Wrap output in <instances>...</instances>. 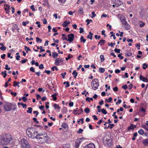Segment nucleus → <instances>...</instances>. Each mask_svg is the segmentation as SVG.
<instances>
[{"instance_id":"obj_48","label":"nucleus","mask_w":148,"mask_h":148,"mask_svg":"<svg viewBox=\"0 0 148 148\" xmlns=\"http://www.w3.org/2000/svg\"><path fill=\"white\" fill-rule=\"evenodd\" d=\"M83 131V130L81 129H79V130L77 131V133L78 134L81 133Z\"/></svg>"},{"instance_id":"obj_51","label":"nucleus","mask_w":148,"mask_h":148,"mask_svg":"<svg viewBox=\"0 0 148 148\" xmlns=\"http://www.w3.org/2000/svg\"><path fill=\"white\" fill-rule=\"evenodd\" d=\"M79 29L80 30L79 33H82L84 31V29L82 27H80Z\"/></svg>"},{"instance_id":"obj_40","label":"nucleus","mask_w":148,"mask_h":148,"mask_svg":"<svg viewBox=\"0 0 148 148\" xmlns=\"http://www.w3.org/2000/svg\"><path fill=\"white\" fill-rule=\"evenodd\" d=\"M25 49L26 50V49H27V50L26 51V52L27 53L28 52V51H30L31 50L30 49L29 47H27L26 46H24Z\"/></svg>"},{"instance_id":"obj_61","label":"nucleus","mask_w":148,"mask_h":148,"mask_svg":"<svg viewBox=\"0 0 148 148\" xmlns=\"http://www.w3.org/2000/svg\"><path fill=\"white\" fill-rule=\"evenodd\" d=\"M51 71H47L45 70L44 72L45 73H46L47 74L49 75L51 73Z\"/></svg>"},{"instance_id":"obj_30","label":"nucleus","mask_w":148,"mask_h":148,"mask_svg":"<svg viewBox=\"0 0 148 148\" xmlns=\"http://www.w3.org/2000/svg\"><path fill=\"white\" fill-rule=\"evenodd\" d=\"M52 55L53 58H56V57H57L58 56V53H57L55 52H53L52 53Z\"/></svg>"},{"instance_id":"obj_37","label":"nucleus","mask_w":148,"mask_h":148,"mask_svg":"<svg viewBox=\"0 0 148 148\" xmlns=\"http://www.w3.org/2000/svg\"><path fill=\"white\" fill-rule=\"evenodd\" d=\"M142 112L144 113L146 112V109L143 108L142 107L141 108L140 110L139 111V112Z\"/></svg>"},{"instance_id":"obj_1","label":"nucleus","mask_w":148,"mask_h":148,"mask_svg":"<svg viewBox=\"0 0 148 148\" xmlns=\"http://www.w3.org/2000/svg\"><path fill=\"white\" fill-rule=\"evenodd\" d=\"M12 139V136L9 134H3L0 135V142L2 145H7Z\"/></svg>"},{"instance_id":"obj_41","label":"nucleus","mask_w":148,"mask_h":148,"mask_svg":"<svg viewBox=\"0 0 148 148\" xmlns=\"http://www.w3.org/2000/svg\"><path fill=\"white\" fill-rule=\"evenodd\" d=\"M122 55V53H121L118 55V57L121 60L123 59V56H121Z\"/></svg>"},{"instance_id":"obj_10","label":"nucleus","mask_w":148,"mask_h":148,"mask_svg":"<svg viewBox=\"0 0 148 148\" xmlns=\"http://www.w3.org/2000/svg\"><path fill=\"white\" fill-rule=\"evenodd\" d=\"M84 139V138H80L75 143V146L76 148H78L79 147V144L81 143L82 140Z\"/></svg>"},{"instance_id":"obj_44","label":"nucleus","mask_w":148,"mask_h":148,"mask_svg":"<svg viewBox=\"0 0 148 148\" xmlns=\"http://www.w3.org/2000/svg\"><path fill=\"white\" fill-rule=\"evenodd\" d=\"M0 49L3 51H5L6 49V47L4 46H2L0 47Z\"/></svg>"},{"instance_id":"obj_60","label":"nucleus","mask_w":148,"mask_h":148,"mask_svg":"<svg viewBox=\"0 0 148 148\" xmlns=\"http://www.w3.org/2000/svg\"><path fill=\"white\" fill-rule=\"evenodd\" d=\"M38 90L39 92H43L45 91V90H43L42 88H39L38 89Z\"/></svg>"},{"instance_id":"obj_2","label":"nucleus","mask_w":148,"mask_h":148,"mask_svg":"<svg viewBox=\"0 0 148 148\" xmlns=\"http://www.w3.org/2000/svg\"><path fill=\"white\" fill-rule=\"evenodd\" d=\"M26 132L28 136L31 138H37L39 133L36 130L35 128L31 127L27 128Z\"/></svg>"},{"instance_id":"obj_25","label":"nucleus","mask_w":148,"mask_h":148,"mask_svg":"<svg viewBox=\"0 0 148 148\" xmlns=\"http://www.w3.org/2000/svg\"><path fill=\"white\" fill-rule=\"evenodd\" d=\"M27 109L28 110H27V112L29 114H31L32 110V107H29Z\"/></svg>"},{"instance_id":"obj_47","label":"nucleus","mask_w":148,"mask_h":148,"mask_svg":"<svg viewBox=\"0 0 148 148\" xmlns=\"http://www.w3.org/2000/svg\"><path fill=\"white\" fill-rule=\"evenodd\" d=\"M92 14V16L91 17V18H92L93 17L96 16V15L95 13V12H92L91 13Z\"/></svg>"},{"instance_id":"obj_31","label":"nucleus","mask_w":148,"mask_h":148,"mask_svg":"<svg viewBox=\"0 0 148 148\" xmlns=\"http://www.w3.org/2000/svg\"><path fill=\"white\" fill-rule=\"evenodd\" d=\"M62 126L63 128H66L67 127H68V125L66 123H64L62 124Z\"/></svg>"},{"instance_id":"obj_29","label":"nucleus","mask_w":148,"mask_h":148,"mask_svg":"<svg viewBox=\"0 0 148 148\" xmlns=\"http://www.w3.org/2000/svg\"><path fill=\"white\" fill-rule=\"evenodd\" d=\"M140 23L139 26L140 27H142L144 26L145 25V23L144 22H143L141 21H140Z\"/></svg>"},{"instance_id":"obj_6","label":"nucleus","mask_w":148,"mask_h":148,"mask_svg":"<svg viewBox=\"0 0 148 148\" xmlns=\"http://www.w3.org/2000/svg\"><path fill=\"white\" fill-rule=\"evenodd\" d=\"M68 39H67V37H65V40L68 41L70 42H71L73 41L74 38V34H70L68 35Z\"/></svg>"},{"instance_id":"obj_13","label":"nucleus","mask_w":148,"mask_h":148,"mask_svg":"<svg viewBox=\"0 0 148 148\" xmlns=\"http://www.w3.org/2000/svg\"><path fill=\"white\" fill-rule=\"evenodd\" d=\"M84 148H95V147L94 144L90 143L84 147Z\"/></svg>"},{"instance_id":"obj_59","label":"nucleus","mask_w":148,"mask_h":148,"mask_svg":"<svg viewBox=\"0 0 148 148\" xmlns=\"http://www.w3.org/2000/svg\"><path fill=\"white\" fill-rule=\"evenodd\" d=\"M30 71L32 72H35L34 69L33 67H31L30 69Z\"/></svg>"},{"instance_id":"obj_55","label":"nucleus","mask_w":148,"mask_h":148,"mask_svg":"<svg viewBox=\"0 0 148 148\" xmlns=\"http://www.w3.org/2000/svg\"><path fill=\"white\" fill-rule=\"evenodd\" d=\"M27 61V59H24V60H22L21 61V63L22 64H24Z\"/></svg>"},{"instance_id":"obj_58","label":"nucleus","mask_w":148,"mask_h":148,"mask_svg":"<svg viewBox=\"0 0 148 148\" xmlns=\"http://www.w3.org/2000/svg\"><path fill=\"white\" fill-rule=\"evenodd\" d=\"M66 74V73L65 72L64 73H61V75L62 76V78L64 79L65 78V75Z\"/></svg>"},{"instance_id":"obj_22","label":"nucleus","mask_w":148,"mask_h":148,"mask_svg":"<svg viewBox=\"0 0 148 148\" xmlns=\"http://www.w3.org/2000/svg\"><path fill=\"white\" fill-rule=\"evenodd\" d=\"M21 82H16V81H14V85L13 86H17L18 87H20V86L19 85V84Z\"/></svg>"},{"instance_id":"obj_11","label":"nucleus","mask_w":148,"mask_h":148,"mask_svg":"<svg viewBox=\"0 0 148 148\" xmlns=\"http://www.w3.org/2000/svg\"><path fill=\"white\" fill-rule=\"evenodd\" d=\"M63 60L62 58H57L55 61V64L57 66L59 65V63L60 62H63Z\"/></svg>"},{"instance_id":"obj_34","label":"nucleus","mask_w":148,"mask_h":148,"mask_svg":"<svg viewBox=\"0 0 148 148\" xmlns=\"http://www.w3.org/2000/svg\"><path fill=\"white\" fill-rule=\"evenodd\" d=\"M101 112L103 114H106L107 113V112L106 111L104 108L102 109L101 110Z\"/></svg>"},{"instance_id":"obj_46","label":"nucleus","mask_w":148,"mask_h":148,"mask_svg":"<svg viewBox=\"0 0 148 148\" xmlns=\"http://www.w3.org/2000/svg\"><path fill=\"white\" fill-rule=\"evenodd\" d=\"M33 120L34 122L36 123H39V121H37V119L36 118H33Z\"/></svg>"},{"instance_id":"obj_45","label":"nucleus","mask_w":148,"mask_h":148,"mask_svg":"<svg viewBox=\"0 0 148 148\" xmlns=\"http://www.w3.org/2000/svg\"><path fill=\"white\" fill-rule=\"evenodd\" d=\"M122 88L124 89L125 90H126L127 88V84H125L124 85H123L122 87Z\"/></svg>"},{"instance_id":"obj_20","label":"nucleus","mask_w":148,"mask_h":148,"mask_svg":"<svg viewBox=\"0 0 148 148\" xmlns=\"http://www.w3.org/2000/svg\"><path fill=\"white\" fill-rule=\"evenodd\" d=\"M142 143L146 146L148 145V138L143 140Z\"/></svg>"},{"instance_id":"obj_12","label":"nucleus","mask_w":148,"mask_h":148,"mask_svg":"<svg viewBox=\"0 0 148 148\" xmlns=\"http://www.w3.org/2000/svg\"><path fill=\"white\" fill-rule=\"evenodd\" d=\"M120 19L123 25L127 23L126 21L125 18L123 16H120Z\"/></svg>"},{"instance_id":"obj_57","label":"nucleus","mask_w":148,"mask_h":148,"mask_svg":"<svg viewBox=\"0 0 148 148\" xmlns=\"http://www.w3.org/2000/svg\"><path fill=\"white\" fill-rule=\"evenodd\" d=\"M31 9L33 11H36L35 9L34 8V5H32L30 7Z\"/></svg>"},{"instance_id":"obj_16","label":"nucleus","mask_w":148,"mask_h":148,"mask_svg":"<svg viewBox=\"0 0 148 148\" xmlns=\"http://www.w3.org/2000/svg\"><path fill=\"white\" fill-rule=\"evenodd\" d=\"M16 107V105L14 103H10V108L11 110H15Z\"/></svg>"},{"instance_id":"obj_23","label":"nucleus","mask_w":148,"mask_h":148,"mask_svg":"<svg viewBox=\"0 0 148 148\" xmlns=\"http://www.w3.org/2000/svg\"><path fill=\"white\" fill-rule=\"evenodd\" d=\"M84 13L83 8H80L78 10V14L82 15Z\"/></svg>"},{"instance_id":"obj_14","label":"nucleus","mask_w":148,"mask_h":148,"mask_svg":"<svg viewBox=\"0 0 148 148\" xmlns=\"http://www.w3.org/2000/svg\"><path fill=\"white\" fill-rule=\"evenodd\" d=\"M139 78L140 80L142 81L143 82H147L148 81V79L144 77L142 75L140 76Z\"/></svg>"},{"instance_id":"obj_62","label":"nucleus","mask_w":148,"mask_h":148,"mask_svg":"<svg viewBox=\"0 0 148 148\" xmlns=\"http://www.w3.org/2000/svg\"><path fill=\"white\" fill-rule=\"evenodd\" d=\"M95 37L96 39H99L100 38L101 36H97V35H95Z\"/></svg>"},{"instance_id":"obj_39","label":"nucleus","mask_w":148,"mask_h":148,"mask_svg":"<svg viewBox=\"0 0 148 148\" xmlns=\"http://www.w3.org/2000/svg\"><path fill=\"white\" fill-rule=\"evenodd\" d=\"M36 41L37 42H41L42 41V40L41 39H40L38 37H37L36 38Z\"/></svg>"},{"instance_id":"obj_9","label":"nucleus","mask_w":148,"mask_h":148,"mask_svg":"<svg viewBox=\"0 0 148 148\" xmlns=\"http://www.w3.org/2000/svg\"><path fill=\"white\" fill-rule=\"evenodd\" d=\"M83 112V109L80 108L79 109H78V108H77L75 110H73V113L75 114H78L79 115L81 113Z\"/></svg>"},{"instance_id":"obj_56","label":"nucleus","mask_w":148,"mask_h":148,"mask_svg":"<svg viewBox=\"0 0 148 148\" xmlns=\"http://www.w3.org/2000/svg\"><path fill=\"white\" fill-rule=\"evenodd\" d=\"M44 68L43 65L42 64H41L39 66V69H42Z\"/></svg>"},{"instance_id":"obj_28","label":"nucleus","mask_w":148,"mask_h":148,"mask_svg":"<svg viewBox=\"0 0 148 148\" xmlns=\"http://www.w3.org/2000/svg\"><path fill=\"white\" fill-rule=\"evenodd\" d=\"M80 40L81 42H83L84 43L86 42V39H84V37L82 36L81 37Z\"/></svg>"},{"instance_id":"obj_35","label":"nucleus","mask_w":148,"mask_h":148,"mask_svg":"<svg viewBox=\"0 0 148 148\" xmlns=\"http://www.w3.org/2000/svg\"><path fill=\"white\" fill-rule=\"evenodd\" d=\"M138 133L140 135H142L144 133V131L143 130L140 129V130H139L138 132Z\"/></svg>"},{"instance_id":"obj_50","label":"nucleus","mask_w":148,"mask_h":148,"mask_svg":"<svg viewBox=\"0 0 148 148\" xmlns=\"http://www.w3.org/2000/svg\"><path fill=\"white\" fill-rule=\"evenodd\" d=\"M113 90L115 92L117 91L118 90V88L117 87H115L113 88Z\"/></svg>"},{"instance_id":"obj_5","label":"nucleus","mask_w":148,"mask_h":148,"mask_svg":"<svg viewBox=\"0 0 148 148\" xmlns=\"http://www.w3.org/2000/svg\"><path fill=\"white\" fill-rule=\"evenodd\" d=\"M22 148H30V145L27 140L23 138L21 141Z\"/></svg>"},{"instance_id":"obj_42","label":"nucleus","mask_w":148,"mask_h":148,"mask_svg":"<svg viewBox=\"0 0 148 148\" xmlns=\"http://www.w3.org/2000/svg\"><path fill=\"white\" fill-rule=\"evenodd\" d=\"M114 51L116 53H120L121 50L120 49L116 48L114 49Z\"/></svg>"},{"instance_id":"obj_19","label":"nucleus","mask_w":148,"mask_h":148,"mask_svg":"<svg viewBox=\"0 0 148 148\" xmlns=\"http://www.w3.org/2000/svg\"><path fill=\"white\" fill-rule=\"evenodd\" d=\"M70 22H67L66 21H65L62 24V26L64 27H67L70 23Z\"/></svg>"},{"instance_id":"obj_53","label":"nucleus","mask_w":148,"mask_h":148,"mask_svg":"<svg viewBox=\"0 0 148 148\" xmlns=\"http://www.w3.org/2000/svg\"><path fill=\"white\" fill-rule=\"evenodd\" d=\"M63 112L66 113L67 111V109L66 108H64L62 110Z\"/></svg>"},{"instance_id":"obj_26","label":"nucleus","mask_w":148,"mask_h":148,"mask_svg":"<svg viewBox=\"0 0 148 148\" xmlns=\"http://www.w3.org/2000/svg\"><path fill=\"white\" fill-rule=\"evenodd\" d=\"M134 125L132 124H131L128 127V130H133L134 128Z\"/></svg>"},{"instance_id":"obj_24","label":"nucleus","mask_w":148,"mask_h":148,"mask_svg":"<svg viewBox=\"0 0 148 148\" xmlns=\"http://www.w3.org/2000/svg\"><path fill=\"white\" fill-rule=\"evenodd\" d=\"M106 41L105 40H101L99 42L98 45L100 44L101 45H104Z\"/></svg>"},{"instance_id":"obj_33","label":"nucleus","mask_w":148,"mask_h":148,"mask_svg":"<svg viewBox=\"0 0 148 148\" xmlns=\"http://www.w3.org/2000/svg\"><path fill=\"white\" fill-rule=\"evenodd\" d=\"M105 69L102 68H100L99 69V72L101 73L104 72L105 71Z\"/></svg>"},{"instance_id":"obj_7","label":"nucleus","mask_w":148,"mask_h":148,"mask_svg":"<svg viewBox=\"0 0 148 148\" xmlns=\"http://www.w3.org/2000/svg\"><path fill=\"white\" fill-rule=\"evenodd\" d=\"M103 142L104 144H106L109 147H111L112 145V140L110 139H107L104 140Z\"/></svg>"},{"instance_id":"obj_18","label":"nucleus","mask_w":148,"mask_h":148,"mask_svg":"<svg viewBox=\"0 0 148 148\" xmlns=\"http://www.w3.org/2000/svg\"><path fill=\"white\" fill-rule=\"evenodd\" d=\"M124 27H125V29L128 30H129L130 28V26L127 23H126L123 25Z\"/></svg>"},{"instance_id":"obj_64","label":"nucleus","mask_w":148,"mask_h":148,"mask_svg":"<svg viewBox=\"0 0 148 148\" xmlns=\"http://www.w3.org/2000/svg\"><path fill=\"white\" fill-rule=\"evenodd\" d=\"M47 98L46 97H43L42 98V101H46V100H47Z\"/></svg>"},{"instance_id":"obj_52","label":"nucleus","mask_w":148,"mask_h":148,"mask_svg":"<svg viewBox=\"0 0 148 148\" xmlns=\"http://www.w3.org/2000/svg\"><path fill=\"white\" fill-rule=\"evenodd\" d=\"M136 46L137 47H138L137 49L138 50H139V49H140V43H137L136 45Z\"/></svg>"},{"instance_id":"obj_63","label":"nucleus","mask_w":148,"mask_h":148,"mask_svg":"<svg viewBox=\"0 0 148 148\" xmlns=\"http://www.w3.org/2000/svg\"><path fill=\"white\" fill-rule=\"evenodd\" d=\"M36 98L38 100L39 99H40L41 98V96L39 94H37L36 95Z\"/></svg>"},{"instance_id":"obj_38","label":"nucleus","mask_w":148,"mask_h":148,"mask_svg":"<svg viewBox=\"0 0 148 148\" xmlns=\"http://www.w3.org/2000/svg\"><path fill=\"white\" fill-rule=\"evenodd\" d=\"M100 58L101 59V62H103L105 60L104 56L102 55H101L100 56Z\"/></svg>"},{"instance_id":"obj_43","label":"nucleus","mask_w":148,"mask_h":148,"mask_svg":"<svg viewBox=\"0 0 148 148\" xmlns=\"http://www.w3.org/2000/svg\"><path fill=\"white\" fill-rule=\"evenodd\" d=\"M143 68L144 69H146L148 67V65L146 63L143 64Z\"/></svg>"},{"instance_id":"obj_21","label":"nucleus","mask_w":148,"mask_h":148,"mask_svg":"<svg viewBox=\"0 0 148 148\" xmlns=\"http://www.w3.org/2000/svg\"><path fill=\"white\" fill-rule=\"evenodd\" d=\"M89 35L87 36V38H90V40H92V36L93 34L91 32H89Z\"/></svg>"},{"instance_id":"obj_8","label":"nucleus","mask_w":148,"mask_h":148,"mask_svg":"<svg viewBox=\"0 0 148 148\" xmlns=\"http://www.w3.org/2000/svg\"><path fill=\"white\" fill-rule=\"evenodd\" d=\"M3 107L6 111H9L11 110V108H10V103H7L4 105Z\"/></svg>"},{"instance_id":"obj_27","label":"nucleus","mask_w":148,"mask_h":148,"mask_svg":"<svg viewBox=\"0 0 148 148\" xmlns=\"http://www.w3.org/2000/svg\"><path fill=\"white\" fill-rule=\"evenodd\" d=\"M72 74L74 75L73 77L75 78H76L77 76V75L78 73L76 72V71L75 70L73 72V73H72Z\"/></svg>"},{"instance_id":"obj_32","label":"nucleus","mask_w":148,"mask_h":148,"mask_svg":"<svg viewBox=\"0 0 148 148\" xmlns=\"http://www.w3.org/2000/svg\"><path fill=\"white\" fill-rule=\"evenodd\" d=\"M53 106L55 109L57 108L59 110H60V107L59 106V105H57L56 103H55L54 104Z\"/></svg>"},{"instance_id":"obj_3","label":"nucleus","mask_w":148,"mask_h":148,"mask_svg":"<svg viewBox=\"0 0 148 148\" xmlns=\"http://www.w3.org/2000/svg\"><path fill=\"white\" fill-rule=\"evenodd\" d=\"M91 84L92 89L94 90H96L98 89L99 86L98 79L97 78L93 79Z\"/></svg>"},{"instance_id":"obj_4","label":"nucleus","mask_w":148,"mask_h":148,"mask_svg":"<svg viewBox=\"0 0 148 148\" xmlns=\"http://www.w3.org/2000/svg\"><path fill=\"white\" fill-rule=\"evenodd\" d=\"M36 139H38L39 141L41 143H44L47 140V137L46 136H44L43 134L40 133L38 135Z\"/></svg>"},{"instance_id":"obj_15","label":"nucleus","mask_w":148,"mask_h":148,"mask_svg":"<svg viewBox=\"0 0 148 148\" xmlns=\"http://www.w3.org/2000/svg\"><path fill=\"white\" fill-rule=\"evenodd\" d=\"M115 3L116 4V6L118 7L119 5H121L122 4V3L119 0H115Z\"/></svg>"},{"instance_id":"obj_17","label":"nucleus","mask_w":148,"mask_h":148,"mask_svg":"<svg viewBox=\"0 0 148 148\" xmlns=\"http://www.w3.org/2000/svg\"><path fill=\"white\" fill-rule=\"evenodd\" d=\"M5 5H6V7L5 8V11L6 12V13L9 14L10 11L8 10V9L10 8V6L9 5L7 4H5L4 6Z\"/></svg>"},{"instance_id":"obj_54","label":"nucleus","mask_w":148,"mask_h":148,"mask_svg":"<svg viewBox=\"0 0 148 148\" xmlns=\"http://www.w3.org/2000/svg\"><path fill=\"white\" fill-rule=\"evenodd\" d=\"M132 53L130 52L129 53H125V56L127 57L130 56L132 55Z\"/></svg>"},{"instance_id":"obj_36","label":"nucleus","mask_w":148,"mask_h":148,"mask_svg":"<svg viewBox=\"0 0 148 148\" xmlns=\"http://www.w3.org/2000/svg\"><path fill=\"white\" fill-rule=\"evenodd\" d=\"M84 111L86 113H88L90 112V109L88 108H86L84 110Z\"/></svg>"},{"instance_id":"obj_49","label":"nucleus","mask_w":148,"mask_h":148,"mask_svg":"<svg viewBox=\"0 0 148 148\" xmlns=\"http://www.w3.org/2000/svg\"><path fill=\"white\" fill-rule=\"evenodd\" d=\"M22 99L24 102H25L27 101V99L24 96L22 97Z\"/></svg>"}]
</instances>
